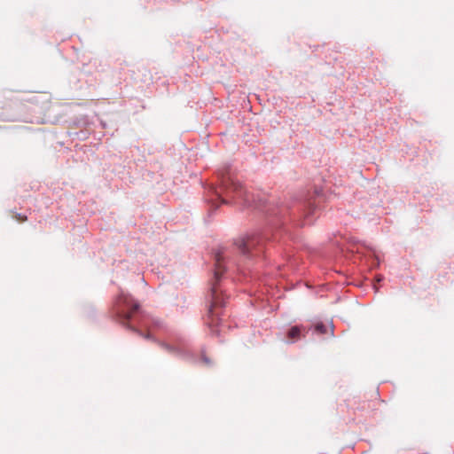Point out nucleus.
<instances>
[{
    "instance_id": "nucleus-10",
    "label": "nucleus",
    "mask_w": 454,
    "mask_h": 454,
    "mask_svg": "<svg viewBox=\"0 0 454 454\" xmlns=\"http://www.w3.org/2000/svg\"><path fill=\"white\" fill-rule=\"evenodd\" d=\"M116 318H117V319H118V320H119V321H120L123 325H126V326H128V328H130V325H129V324H126V321H127V320H120L117 317H116Z\"/></svg>"
},
{
    "instance_id": "nucleus-3",
    "label": "nucleus",
    "mask_w": 454,
    "mask_h": 454,
    "mask_svg": "<svg viewBox=\"0 0 454 454\" xmlns=\"http://www.w3.org/2000/svg\"><path fill=\"white\" fill-rule=\"evenodd\" d=\"M138 309L139 304L124 293H121L114 303V313L120 320L132 319Z\"/></svg>"
},
{
    "instance_id": "nucleus-9",
    "label": "nucleus",
    "mask_w": 454,
    "mask_h": 454,
    "mask_svg": "<svg viewBox=\"0 0 454 454\" xmlns=\"http://www.w3.org/2000/svg\"><path fill=\"white\" fill-rule=\"evenodd\" d=\"M116 318H117V319H118V320H119V321H120L123 325H126V326H128V328H130V325H129V324H126V321H127V320H120L117 317H116Z\"/></svg>"
},
{
    "instance_id": "nucleus-7",
    "label": "nucleus",
    "mask_w": 454,
    "mask_h": 454,
    "mask_svg": "<svg viewBox=\"0 0 454 454\" xmlns=\"http://www.w3.org/2000/svg\"><path fill=\"white\" fill-rule=\"evenodd\" d=\"M160 345H161V347H162L163 348H165L167 351H169V352L174 351V348H173L172 347H170L169 345H168V344L161 343Z\"/></svg>"
},
{
    "instance_id": "nucleus-5",
    "label": "nucleus",
    "mask_w": 454,
    "mask_h": 454,
    "mask_svg": "<svg viewBox=\"0 0 454 454\" xmlns=\"http://www.w3.org/2000/svg\"><path fill=\"white\" fill-rule=\"evenodd\" d=\"M301 333V327L295 325L290 328L287 336L291 340H297L300 338Z\"/></svg>"
},
{
    "instance_id": "nucleus-14",
    "label": "nucleus",
    "mask_w": 454,
    "mask_h": 454,
    "mask_svg": "<svg viewBox=\"0 0 454 454\" xmlns=\"http://www.w3.org/2000/svg\"><path fill=\"white\" fill-rule=\"evenodd\" d=\"M306 218H309L308 215H306ZM311 223V221H309V219L306 220V223Z\"/></svg>"
},
{
    "instance_id": "nucleus-8",
    "label": "nucleus",
    "mask_w": 454,
    "mask_h": 454,
    "mask_svg": "<svg viewBox=\"0 0 454 454\" xmlns=\"http://www.w3.org/2000/svg\"><path fill=\"white\" fill-rule=\"evenodd\" d=\"M132 329H133L134 331H136L139 335H141V336L145 337V339H150V338H151L150 333H148V334H143L140 331L136 330V329H134V328H132Z\"/></svg>"
},
{
    "instance_id": "nucleus-11",
    "label": "nucleus",
    "mask_w": 454,
    "mask_h": 454,
    "mask_svg": "<svg viewBox=\"0 0 454 454\" xmlns=\"http://www.w3.org/2000/svg\"><path fill=\"white\" fill-rule=\"evenodd\" d=\"M18 219L24 221L27 219V217H22L20 214H18Z\"/></svg>"
},
{
    "instance_id": "nucleus-12",
    "label": "nucleus",
    "mask_w": 454,
    "mask_h": 454,
    "mask_svg": "<svg viewBox=\"0 0 454 454\" xmlns=\"http://www.w3.org/2000/svg\"><path fill=\"white\" fill-rule=\"evenodd\" d=\"M154 325H155V326L160 327V321H155V322H154Z\"/></svg>"
},
{
    "instance_id": "nucleus-13",
    "label": "nucleus",
    "mask_w": 454,
    "mask_h": 454,
    "mask_svg": "<svg viewBox=\"0 0 454 454\" xmlns=\"http://www.w3.org/2000/svg\"><path fill=\"white\" fill-rule=\"evenodd\" d=\"M383 279V277L382 276H379L377 277V281L380 282Z\"/></svg>"
},
{
    "instance_id": "nucleus-6",
    "label": "nucleus",
    "mask_w": 454,
    "mask_h": 454,
    "mask_svg": "<svg viewBox=\"0 0 454 454\" xmlns=\"http://www.w3.org/2000/svg\"><path fill=\"white\" fill-rule=\"evenodd\" d=\"M315 330L318 332L319 333H325L326 332V326L323 323H318L315 326Z\"/></svg>"
},
{
    "instance_id": "nucleus-4",
    "label": "nucleus",
    "mask_w": 454,
    "mask_h": 454,
    "mask_svg": "<svg viewBox=\"0 0 454 454\" xmlns=\"http://www.w3.org/2000/svg\"><path fill=\"white\" fill-rule=\"evenodd\" d=\"M262 241L260 235L253 233L240 237L235 240V246L243 254H249L250 251Z\"/></svg>"
},
{
    "instance_id": "nucleus-1",
    "label": "nucleus",
    "mask_w": 454,
    "mask_h": 454,
    "mask_svg": "<svg viewBox=\"0 0 454 454\" xmlns=\"http://www.w3.org/2000/svg\"><path fill=\"white\" fill-rule=\"evenodd\" d=\"M210 201L215 208L220 204H229L231 202L242 203L244 206L251 205L249 194L242 184L231 178L223 180L220 188H213Z\"/></svg>"
},
{
    "instance_id": "nucleus-2",
    "label": "nucleus",
    "mask_w": 454,
    "mask_h": 454,
    "mask_svg": "<svg viewBox=\"0 0 454 454\" xmlns=\"http://www.w3.org/2000/svg\"><path fill=\"white\" fill-rule=\"evenodd\" d=\"M215 282L212 284L211 287V304L208 310V318L210 321H207V324L211 329L212 333L215 334H218V330L215 329L214 326L218 325V317H215V309L218 307H223L225 305L224 300L220 294V290L217 286V282L219 281L223 272V262L224 256L223 253H216L215 254Z\"/></svg>"
}]
</instances>
